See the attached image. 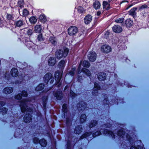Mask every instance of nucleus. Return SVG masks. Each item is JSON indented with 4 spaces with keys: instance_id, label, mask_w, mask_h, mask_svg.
I'll return each mask as SVG.
<instances>
[{
    "instance_id": "nucleus-60",
    "label": "nucleus",
    "mask_w": 149,
    "mask_h": 149,
    "mask_svg": "<svg viewBox=\"0 0 149 149\" xmlns=\"http://www.w3.org/2000/svg\"><path fill=\"white\" fill-rule=\"evenodd\" d=\"M68 86H66L65 87L64 90L65 91L67 89V88H68Z\"/></svg>"
},
{
    "instance_id": "nucleus-10",
    "label": "nucleus",
    "mask_w": 149,
    "mask_h": 149,
    "mask_svg": "<svg viewBox=\"0 0 149 149\" xmlns=\"http://www.w3.org/2000/svg\"><path fill=\"white\" fill-rule=\"evenodd\" d=\"M68 34L70 35H73L76 33L78 31V29L77 27L74 26H71L68 30Z\"/></svg>"
},
{
    "instance_id": "nucleus-41",
    "label": "nucleus",
    "mask_w": 149,
    "mask_h": 149,
    "mask_svg": "<svg viewBox=\"0 0 149 149\" xmlns=\"http://www.w3.org/2000/svg\"><path fill=\"white\" fill-rule=\"evenodd\" d=\"M18 6H19L20 8H22L23 7L24 4V0H19L17 3Z\"/></svg>"
},
{
    "instance_id": "nucleus-58",
    "label": "nucleus",
    "mask_w": 149,
    "mask_h": 149,
    "mask_svg": "<svg viewBox=\"0 0 149 149\" xmlns=\"http://www.w3.org/2000/svg\"><path fill=\"white\" fill-rule=\"evenodd\" d=\"M82 76L78 77V81H79V82H81V79H82Z\"/></svg>"
},
{
    "instance_id": "nucleus-17",
    "label": "nucleus",
    "mask_w": 149,
    "mask_h": 149,
    "mask_svg": "<svg viewBox=\"0 0 149 149\" xmlns=\"http://www.w3.org/2000/svg\"><path fill=\"white\" fill-rule=\"evenodd\" d=\"M97 77L99 80H104L106 78V75L105 73L103 72H100L97 75Z\"/></svg>"
},
{
    "instance_id": "nucleus-31",
    "label": "nucleus",
    "mask_w": 149,
    "mask_h": 149,
    "mask_svg": "<svg viewBox=\"0 0 149 149\" xmlns=\"http://www.w3.org/2000/svg\"><path fill=\"white\" fill-rule=\"evenodd\" d=\"M39 143L41 146L43 147L47 145V142L44 139H42L40 140L39 141Z\"/></svg>"
},
{
    "instance_id": "nucleus-33",
    "label": "nucleus",
    "mask_w": 149,
    "mask_h": 149,
    "mask_svg": "<svg viewBox=\"0 0 149 149\" xmlns=\"http://www.w3.org/2000/svg\"><path fill=\"white\" fill-rule=\"evenodd\" d=\"M47 96H45L42 98V101H43V105L44 109H46V104L47 101Z\"/></svg>"
},
{
    "instance_id": "nucleus-13",
    "label": "nucleus",
    "mask_w": 149,
    "mask_h": 149,
    "mask_svg": "<svg viewBox=\"0 0 149 149\" xmlns=\"http://www.w3.org/2000/svg\"><path fill=\"white\" fill-rule=\"evenodd\" d=\"M94 84V90L92 92V94L93 95H97L96 94H97L98 90L100 89V87L99 84L97 83H95Z\"/></svg>"
},
{
    "instance_id": "nucleus-50",
    "label": "nucleus",
    "mask_w": 149,
    "mask_h": 149,
    "mask_svg": "<svg viewBox=\"0 0 149 149\" xmlns=\"http://www.w3.org/2000/svg\"><path fill=\"white\" fill-rule=\"evenodd\" d=\"M39 141L38 139L37 138H34L33 140V142L35 143H39Z\"/></svg>"
},
{
    "instance_id": "nucleus-62",
    "label": "nucleus",
    "mask_w": 149,
    "mask_h": 149,
    "mask_svg": "<svg viewBox=\"0 0 149 149\" xmlns=\"http://www.w3.org/2000/svg\"><path fill=\"white\" fill-rule=\"evenodd\" d=\"M7 75V73L5 74V78H6V75Z\"/></svg>"
},
{
    "instance_id": "nucleus-45",
    "label": "nucleus",
    "mask_w": 149,
    "mask_h": 149,
    "mask_svg": "<svg viewBox=\"0 0 149 149\" xmlns=\"http://www.w3.org/2000/svg\"><path fill=\"white\" fill-rule=\"evenodd\" d=\"M76 96V95L72 91H70L69 96L71 97L72 98H73L75 97Z\"/></svg>"
},
{
    "instance_id": "nucleus-6",
    "label": "nucleus",
    "mask_w": 149,
    "mask_h": 149,
    "mask_svg": "<svg viewBox=\"0 0 149 149\" xmlns=\"http://www.w3.org/2000/svg\"><path fill=\"white\" fill-rule=\"evenodd\" d=\"M62 74L59 71H57L55 74V80L56 81V84L59 87L61 85L60 82L61 77Z\"/></svg>"
},
{
    "instance_id": "nucleus-25",
    "label": "nucleus",
    "mask_w": 149,
    "mask_h": 149,
    "mask_svg": "<svg viewBox=\"0 0 149 149\" xmlns=\"http://www.w3.org/2000/svg\"><path fill=\"white\" fill-rule=\"evenodd\" d=\"M81 127L78 126L76 127L74 130V132L76 134H79L81 132Z\"/></svg>"
},
{
    "instance_id": "nucleus-48",
    "label": "nucleus",
    "mask_w": 149,
    "mask_h": 149,
    "mask_svg": "<svg viewBox=\"0 0 149 149\" xmlns=\"http://www.w3.org/2000/svg\"><path fill=\"white\" fill-rule=\"evenodd\" d=\"M22 13L23 16H25L28 15L29 12L26 9H24L23 10Z\"/></svg>"
},
{
    "instance_id": "nucleus-42",
    "label": "nucleus",
    "mask_w": 149,
    "mask_h": 149,
    "mask_svg": "<svg viewBox=\"0 0 149 149\" xmlns=\"http://www.w3.org/2000/svg\"><path fill=\"white\" fill-rule=\"evenodd\" d=\"M75 71V68H72L69 73L68 74L70 75H71V76H73L74 74Z\"/></svg>"
},
{
    "instance_id": "nucleus-54",
    "label": "nucleus",
    "mask_w": 149,
    "mask_h": 149,
    "mask_svg": "<svg viewBox=\"0 0 149 149\" xmlns=\"http://www.w3.org/2000/svg\"><path fill=\"white\" fill-rule=\"evenodd\" d=\"M67 149H71V146L69 142H67Z\"/></svg>"
},
{
    "instance_id": "nucleus-52",
    "label": "nucleus",
    "mask_w": 149,
    "mask_h": 149,
    "mask_svg": "<svg viewBox=\"0 0 149 149\" xmlns=\"http://www.w3.org/2000/svg\"><path fill=\"white\" fill-rule=\"evenodd\" d=\"M147 7V6L146 5L144 4L143 5H142L141 6L140 8L139 9L140 10H143V9L146 8Z\"/></svg>"
},
{
    "instance_id": "nucleus-43",
    "label": "nucleus",
    "mask_w": 149,
    "mask_h": 149,
    "mask_svg": "<svg viewBox=\"0 0 149 149\" xmlns=\"http://www.w3.org/2000/svg\"><path fill=\"white\" fill-rule=\"evenodd\" d=\"M124 19L123 18H120L116 20L115 22L118 23H122L124 21Z\"/></svg>"
},
{
    "instance_id": "nucleus-12",
    "label": "nucleus",
    "mask_w": 149,
    "mask_h": 149,
    "mask_svg": "<svg viewBox=\"0 0 149 149\" xmlns=\"http://www.w3.org/2000/svg\"><path fill=\"white\" fill-rule=\"evenodd\" d=\"M111 50L110 46L107 45H104L102 46L101 48V51L104 52L109 53Z\"/></svg>"
},
{
    "instance_id": "nucleus-11",
    "label": "nucleus",
    "mask_w": 149,
    "mask_h": 149,
    "mask_svg": "<svg viewBox=\"0 0 149 149\" xmlns=\"http://www.w3.org/2000/svg\"><path fill=\"white\" fill-rule=\"evenodd\" d=\"M28 94L27 92L25 91H23L22 92L21 94H19L17 95H16L15 97V99L20 100L22 96L26 97L27 96Z\"/></svg>"
},
{
    "instance_id": "nucleus-26",
    "label": "nucleus",
    "mask_w": 149,
    "mask_h": 149,
    "mask_svg": "<svg viewBox=\"0 0 149 149\" xmlns=\"http://www.w3.org/2000/svg\"><path fill=\"white\" fill-rule=\"evenodd\" d=\"M44 87V85L43 84H39L35 88V90L39 91L42 90Z\"/></svg>"
},
{
    "instance_id": "nucleus-37",
    "label": "nucleus",
    "mask_w": 149,
    "mask_h": 149,
    "mask_svg": "<svg viewBox=\"0 0 149 149\" xmlns=\"http://www.w3.org/2000/svg\"><path fill=\"white\" fill-rule=\"evenodd\" d=\"M97 124V122L96 120L92 121L89 124V127L90 128H92L96 125Z\"/></svg>"
},
{
    "instance_id": "nucleus-57",
    "label": "nucleus",
    "mask_w": 149,
    "mask_h": 149,
    "mask_svg": "<svg viewBox=\"0 0 149 149\" xmlns=\"http://www.w3.org/2000/svg\"><path fill=\"white\" fill-rule=\"evenodd\" d=\"M3 21L0 19V27H1L3 26Z\"/></svg>"
},
{
    "instance_id": "nucleus-7",
    "label": "nucleus",
    "mask_w": 149,
    "mask_h": 149,
    "mask_svg": "<svg viewBox=\"0 0 149 149\" xmlns=\"http://www.w3.org/2000/svg\"><path fill=\"white\" fill-rule=\"evenodd\" d=\"M81 62L80 63L78 68V74H80L81 72H82L86 74L88 76H90L91 75V72L89 70L87 69L82 68L81 67Z\"/></svg>"
},
{
    "instance_id": "nucleus-46",
    "label": "nucleus",
    "mask_w": 149,
    "mask_h": 149,
    "mask_svg": "<svg viewBox=\"0 0 149 149\" xmlns=\"http://www.w3.org/2000/svg\"><path fill=\"white\" fill-rule=\"evenodd\" d=\"M32 44L31 42L28 43L26 44V46L28 48L30 49H33V46H32Z\"/></svg>"
},
{
    "instance_id": "nucleus-35",
    "label": "nucleus",
    "mask_w": 149,
    "mask_h": 149,
    "mask_svg": "<svg viewBox=\"0 0 149 149\" xmlns=\"http://www.w3.org/2000/svg\"><path fill=\"white\" fill-rule=\"evenodd\" d=\"M86 119V115L84 114H83L81 115V116L80 118V120L81 123H83L84 122Z\"/></svg>"
},
{
    "instance_id": "nucleus-63",
    "label": "nucleus",
    "mask_w": 149,
    "mask_h": 149,
    "mask_svg": "<svg viewBox=\"0 0 149 149\" xmlns=\"http://www.w3.org/2000/svg\"><path fill=\"white\" fill-rule=\"evenodd\" d=\"M108 0V2L109 3L110 2H111V0Z\"/></svg>"
},
{
    "instance_id": "nucleus-2",
    "label": "nucleus",
    "mask_w": 149,
    "mask_h": 149,
    "mask_svg": "<svg viewBox=\"0 0 149 149\" xmlns=\"http://www.w3.org/2000/svg\"><path fill=\"white\" fill-rule=\"evenodd\" d=\"M35 100L34 99L31 100L30 98H26V99H22L20 101L19 106L21 111L24 112L26 111L27 114L25 115L24 118V121L26 123L30 122L32 120L31 113H32V109L31 108H28V105L30 103V102H34Z\"/></svg>"
},
{
    "instance_id": "nucleus-32",
    "label": "nucleus",
    "mask_w": 149,
    "mask_h": 149,
    "mask_svg": "<svg viewBox=\"0 0 149 149\" xmlns=\"http://www.w3.org/2000/svg\"><path fill=\"white\" fill-rule=\"evenodd\" d=\"M15 24V26L20 27L23 25V22L21 20L16 21Z\"/></svg>"
},
{
    "instance_id": "nucleus-24",
    "label": "nucleus",
    "mask_w": 149,
    "mask_h": 149,
    "mask_svg": "<svg viewBox=\"0 0 149 149\" xmlns=\"http://www.w3.org/2000/svg\"><path fill=\"white\" fill-rule=\"evenodd\" d=\"M65 61L64 60H62L59 63L58 67L61 70L63 69L65 66Z\"/></svg>"
},
{
    "instance_id": "nucleus-61",
    "label": "nucleus",
    "mask_w": 149,
    "mask_h": 149,
    "mask_svg": "<svg viewBox=\"0 0 149 149\" xmlns=\"http://www.w3.org/2000/svg\"><path fill=\"white\" fill-rule=\"evenodd\" d=\"M13 1H11L10 3V5L11 6V4H13Z\"/></svg>"
},
{
    "instance_id": "nucleus-1",
    "label": "nucleus",
    "mask_w": 149,
    "mask_h": 149,
    "mask_svg": "<svg viewBox=\"0 0 149 149\" xmlns=\"http://www.w3.org/2000/svg\"><path fill=\"white\" fill-rule=\"evenodd\" d=\"M116 134L117 136L116 137H118V138H119L120 140L122 141L121 146L124 149L127 148L128 146H130L133 144L136 139V136L134 135L132 136L133 137H130L129 135L127 133L125 134L123 128H120L119 130V131Z\"/></svg>"
},
{
    "instance_id": "nucleus-15",
    "label": "nucleus",
    "mask_w": 149,
    "mask_h": 149,
    "mask_svg": "<svg viewBox=\"0 0 149 149\" xmlns=\"http://www.w3.org/2000/svg\"><path fill=\"white\" fill-rule=\"evenodd\" d=\"M114 32L117 33H120L122 31V29L120 26L115 25L112 27Z\"/></svg>"
},
{
    "instance_id": "nucleus-21",
    "label": "nucleus",
    "mask_w": 149,
    "mask_h": 149,
    "mask_svg": "<svg viewBox=\"0 0 149 149\" xmlns=\"http://www.w3.org/2000/svg\"><path fill=\"white\" fill-rule=\"evenodd\" d=\"M11 74L12 76L13 77L17 76L18 74L17 70L15 68H13L11 71Z\"/></svg>"
},
{
    "instance_id": "nucleus-40",
    "label": "nucleus",
    "mask_w": 149,
    "mask_h": 149,
    "mask_svg": "<svg viewBox=\"0 0 149 149\" xmlns=\"http://www.w3.org/2000/svg\"><path fill=\"white\" fill-rule=\"evenodd\" d=\"M137 10V8L136 7L134 8H132L129 11L130 15H134L135 14V11Z\"/></svg>"
},
{
    "instance_id": "nucleus-51",
    "label": "nucleus",
    "mask_w": 149,
    "mask_h": 149,
    "mask_svg": "<svg viewBox=\"0 0 149 149\" xmlns=\"http://www.w3.org/2000/svg\"><path fill=\"white\" fill-rule=\"evenodd\" d=\"M33 33V31L31 29H29L27 31V34L29 36L32 35Z\"/></svg>"
},
{
    "instance_id": "nucleus-53",
    "label": "nucleus",
    "mask_w": 149,
    "mask_h": 149,
    "mask_svg": "<svg viewBox=\"0 0 149 149\" xmlns=\"http://www.w3.org/2000/svg\"><path fill=\"white\" fill-rule=\"evenodd\" d=\"M7 18L8 19L10 20L13 19V17L11 15H8L7 16Z\"/></svg>"
},
{
    "instance_id": "nucleus-49",
    "label": "nucleus",
    "mask_w": 149,
    "mask_h": 149,
    "mask_svg": "<svg viewBox=\"0 0 149 149\" xmlns=\"http://www.w3.org/2000/svg\"><path fill=\"white\" fill-rule=\"evenodd\" d=\"M109 5V3L108 2H107L106 1H103V5L104 8H106L107 6V5Z\"/></svg>"
},
{
    "instance_id": "nucleus-14",
    "label": "nucleus",
    "mask_w": 149,
    "mask_h": 149,
    "mask_svg": "<svg viewBox=\"0 0 149 149\" xmlns=\"http://www.w3.org/2000/svg\"><path fill=\"white\" fill-rule=\"evenodd\" d=\"M92 19V16L90 15H88L84 18V22L85 24H88L91 22Z\"/></svg>"
},
{
    "instance_id": "nucleus-4",
    "label": "nucleus",
    "mask_w": 149,
    "mask_h": 149,
    "mask_svg": "<svg viewBox=\"0 0 149 149\" xmlns=\"http://www.w3.org/2000/svg\"><path fill=\"white\" fill-rule=\"evenodd\" d=\"M69 49L68 48H65L64 51L60 49L57 50L56 52L55 56L59 59L65 58L67 55Z\"/></svg>"
},
{
    "instance_id": "nucleus-36",
    "label": "nucleus",
    "mask_w": 149,
    "mask_h": 149,
    "mask_svg": "<svg viewBox=\"0 0 149 149\" xmlns=\"http://www.w3.org/2000/svg\"><path fill=\"white\" fill-rule=\"evenodd\" d=\"M82 65L83 67L88 68L90 66V64L88 61H84L83 62Z\"/></svg>"
},
{
    "instance_id": "nucleus-16",
    "label": "nucleus",
    "mask_w": 149,
    "mask_h": 149,
    "mask_svg": "<svg viewBox=\"0 0 149 149\" xmlns=\"http://www.w3.org/2000/svg\"><path fill=\"white\" fill-rule=\"evenodd\" d=\"M56 58L54 57H51L49 59L48 63L49 66H53L56 63Z\"/></svg>"
},
{
    "instance_id": "nucleus-28",
    "label": "nucleus",
    "mask_w": 149,
    "mask_h": 149,
    "mask_svg": "<svg viewBox=\"0 0 149 149\" xmlns=\"http://www.w3.org/2000/svg\"><path fill=\"white\" fill-rule=\"evenodd\" d=\"M39 19L42 23L45 22L47 20L46 17L44 14H42L40 15Z\"/></svg>"
},
{
    "instance_id": "nucleus-20",
    "label": "nucleus",
    "mask_w": 149,
    "mask_h": 149,
    "mask_svg": "<svg viewBox=\"0 0 149 149\" xmlns=\"http://www.w3.org/2000/svg\"><path fill=\"white\" fill-rule=\"evenodd\" d=\"M13 91V88L10 87H7L5 88L3 90V93L6 94H10Z\"/></svg>"
},
{
    "instance_id": "nucleus-64",
    "label": "nucleus",
    "mask_w": 149,
    "mask_h": 149,
    "mask_svg": "<svg viewBox=\"0 0 149 149\" xmlns=\"http://www.w3.org/2000/svg\"><path fill=\"white\" fill-rule=\"evenodd\" d=\"M49 89H48V90H47V91H44V92H47L48 91H49Z\"/></svg>"
},
{
    "instance_id": "nucleus-3",
    "label": "nucleus",
    "mask_w": 149,
    "mask_h": 149,
    "mask_svg": "<svg viewBox=\"0 0 149 149\" xmlns=\"http://www.w3.org/2000/svg\"><path fill=\"white\" fill-rule=\"evenodd\" d=\"M101 132H102L105 135H109V136L111 137L113 139L115 138V135L111 131H109L107 130H104V131H101V132L97 131L94 133L92 135V132H87L85 133L81 137V139H82L84 138H85L88 137L91 135L93 137L100 135L101 134Z\"/></svg>"
},
{
    "instance_id": "nucleus-38",
    "label": "nucleus",
    "mask_w": 149,
    "mask_h": 149,
    "mask_svg": "<svg viewBox=\"0 0 149 149\" xmlns=\"http://www.w3.org/2000/svg\"><path fill=\"white\" fill-rule=\"evenodd\" d=\"M8 109L6 108H2L0 109V112L2 114H6L7 112Z\"/></svg>"
},
{
    "instance_id": "nucleus-59",
    "label": "nucleus",
    "mask_w": 149,
    "mask_h": 149,
    "mask_svg": "<svg viewBox=\"0 0 149 149\" xmlns=\"http://www.w3.org/2000/svg\"><path fill=\"white\" fill-rule=\"evenodd\" d=\"M101 14V12L100 11H98L97 12V16H99Z\"/></svg>"
},
{
    "instance_id": "nucleus-47",
    "label": "nucleus",
    "mask_w": 149,
    "mask_h": 149,
    "mask_svg": "<svg viewBox=\"0 0 149 149\" xmlns=\"http://www.w3.org/2000/svg\"><path fill=\"white\" fill-rule=\"evenodd\" d=\"M77 10L79 12L82 13L84 11V9L83 7L79 6L77 8Z\"/></svg>"
},
{
    "instance_id": "nucleus-27",
    "label": "nucleus",
    "mask_w": 149,
    "mask_h": 149,
    "mask_svg": "<svg viewBox=\"0 0 149 149\" xmlns=\"http://www.w3.org/2000/svg\"><path fill=\"white\" fill-rule=\"evenodd\" d=\"M102 97H103L104 99L103 100V102L104 103V104H107L108 106H109V102L108 100H107V96L106 95L104 94H102Z\"/></svg>"
},
{
    "instance_id": "nucleus-55",
    "label": "nucleus",
    "mask_w": 149,
    "mask_h": 149,
    "mask_svg": "<svg viewBox=\"0 0 149 149\" xmlns=\"http://www.w3.org/2000/svg\"><path fill=\"white\" fill-rule=\"evenodd\" d=\"M5 104L4 102L1 101L0 102V107L3 106Z\"/></svg>"
},
{
    "instance_id": "nucleus-29",
    "label": "nucleus",
    "mask_w": 149,
    "mask_h": 149,
    "mask_svg": "<svg viewBox=\"0 0 149 149\" xmlns=\"http://www.w3.org/2000/svg\"><path fill=\"white\" fill-rule=\"evenodd\" d=\"M29 20L30 22L32 24H35L37 22V21L36 18L34 16L31 17L29 18Z\"/></svg>"
},
{
    "instance_id": "nucleus-23",
    "label": "nucleus",
    "mask_w": 149,
    "mask_h": 149,
    "mask_svg": "<svg viewBox=\"0 0 149 149\" xmlns=\"http://www.w3.org/2000/svg\"><path fill=\"white\" fill-rule=\"evenodd\" d=\"M49 41L53 45H55L56 44V37H54L53 36H50L49 38Z\"/></svg>"
},
{
    "instance_id": "nucleus-5",
    "label": "nucleus",
    "mask_w": 149,
    "mask_h": 149,
    "mask_svg": "<svg viewBox=\"0 0 149 149\" xmlns=\"http://www.w3.org/2000/svg\"><path fill=\"white\" fill-rule=\"evenodd\" d=\"M44 80L46 83H48L50 80V83L51 84H53L54 81L52 75L50 73H48L45 74L44 77Z\"/></svg>"
},
{
    "instance_id": "nucleus-9",
    "label": "nucleus",
    "mask_w": 149,
    "mask_h": 149,
    "mask_svg": "<svg viewBox=\"0 0 149 149\" xmlns=\"http://www.w3.org/2000/svg\"><path fill=\"white\" fill-rule=\"evenodd\" d=\"M87 105L86 104V103L84 102H81L79 103H78L77 107L78 110L80 112L84 110V109L87 107Z\"/></svg>"
},
{
    "instance_id": "nucleus-22",
    "label": "nucleus",
    "mask_w": 149,
    "mask_h": 149,
    "mask_svg": "<svg viewBox=\"0 0 149 149\" xmlns=\"http://www.w3.org/2000/svg\"><path fill=\"white\" fill-rule=\"evenodd\" d=\"M93 6L94 8L97 10L100 8L101 5L99 1H96L93 3Z\"/></svg>"
},
{
    "instance_id": "nucleus-8",
    "label": "nucleus",
    "mask_w": 149,
    "mask_h": 149,
    "mask_svg": "<svg viewBox=\"0 0 149 149\" xmlns=\"http://www.w3.org/2000/svg\"><path fill=\"white\" fill-rule=\"evenodd\" d=\"M88 57L90 61H94L96 59V54L94 52H90L88 54Z\"/></svg>"
},
{
    "instance_id": "nucleus-19",
    "label": "nucleus",
    "mask_w": 149,
    "mask_h": 149,
    "mask_svg": "<svg viewBox=\"0 0 149 149\" xmlns=\"http://www.w3.org/2000/svg\"><path fill=\"white\" fill-rule=\"evenodd\" d=\"M54 95L58 100L61 99L62 96V93L61 91H59L54 93Z\"/></svg>"
},
{
    "instance_id": "nucleus-18",
    "label": "nucleus",
    "mask_w": 149,
    "mask_h": 149,
    "mask_svg": "<svg viewBox=\"0 0 149 149\" xmlns=\"http://www.w3.org/2000/svg\"><path fill=\"white\" fill-rule=\"evenodd\" d=\"M42 30V26L40 24H37L34 27V31L35 32L40 33Z\"/></svg>"
},
{
    "instance_id": "nucleus-56",
    "label": "nucleus",
    "mask_w": 149,
    "mask_h": 149,
    "mask_svg": "<svg viewBox=\"0 0 149 149\" xmlns=\"http://www.w3.org/2000/svg\"><path fill=\"white\" fill-rule=\"evenodd\" d=\"M104 126H106V127H111V124L110 123L107 124H105L104 125Z\"/></svg>"
},
{
    "instance_id": "nucleus-30",
    "label": "nucleus",
    "mask_w": 149,
    "mask_h": 149,
    "mask_svg": "<svg viewBox=\"0 0 149 149\" xmlns=\"http://www.w3.org/2000/svg\"><path fill=\"white\" fill-rule=\"evenodd\" d=\"M43 38L42 37V35L41 34H39L38 36V37L36 39V41L37 42H38V43H41L43 42Z\"/></svg>"
},
{
    "instance_id": "nucleus-39",
    "label": "nucleus",
    "mask_w": 149,
    "mask_h": 149,
    "mask_svg": "<svg viewBox=\"0 0 149 149\" xmlns=\"http://www.w3.org/2000/svg\"><path fill=\"white\" fill-rule=\"evenodd\" d=\"M67 105L65 104H64L62 106V110L64 113H66L68 111V109L67 108Z\"/></svg>"
},
{
    "instance_id": "nucleus-44",
    "label": "nucleus",
    "mask_w": 149,
    "mask_h": 149,
    "mask_svg": "<svg viewBox=\"0 0 149 149\" xmlns=\"http://www.w3.org/2000/svg\"><path fill=\"white\" fill-rule=\"evenodd\" d=\"M130 149H143V147H141L138 145L136 147L134 146H132L131 147Z\"/></svg>"
},
{
    "instance_id": "nucleus-34",
    "label": "nucleus",
    "mask_w": 149,
    "mask_h": 149,
    "mask_svg": "<svg viewBox=\"0 0 149 149\" xmlns=\"http://www.w3.org/2000/svg\"><path fill=\"white\" fill-rule=\"evenodd\" d=\"M133 22L130 19H127L125 21V24L127 26L130 27L132 25Z\"/></svg>"
}]
</instances>
